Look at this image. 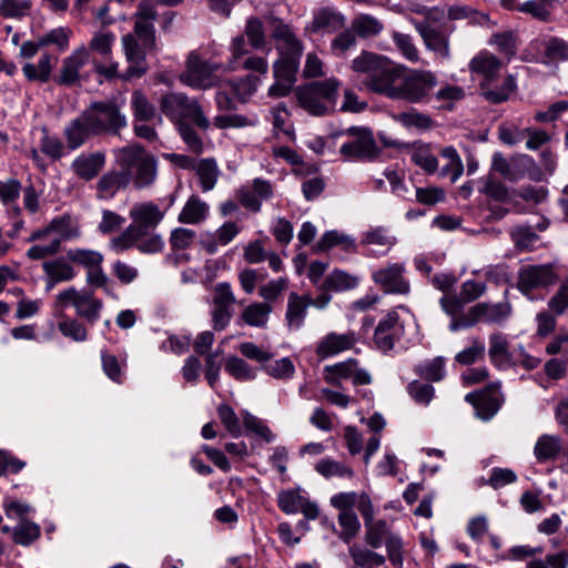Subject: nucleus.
Here are the masks:
<instances>
[{
  "instance_id": "obj_1",
  "label": "nucleus",
  "mask_w": 568,
  "mask_h": 568,
  "mask_svg": "<svg viewBox=\"0 0 568 568\" xmlns=\"http://www.w3.org/2000/svg\"><path fill=\"white\" fill-rule=\"evenodd\" d=\"M351 68L366 74L364 83L372 92L412 104L428 103L438 83L429 70L410 69L368 51L353 59Z\"/></svg>"
},
{
  "instance_id": "obj_2",
  "label": "nucleus",
  "mask_w": 568,
  "mask_h": 568,
  "mask_svg": "<svg viewBox=\"0 0 568 568\" xmlns=\"http://www.w3.org/2000/svg\"><path fill=\"white\" fill-rule=\"evenodd\" d=\"M118 166L124 173L128 184L136 190L151 187L158 178V160L142 145L132 143L114 151Z\"/></svg>"
},
{
  "instance_id": "obj_3",
  "label": "nucleus",
  "mask_w": 568,
  "mask_h": 568,
  "mask_svg": "<svg viewBox=\"0 0 568 568\" xmlns=\"http://www.w3.org/2000/svg\"><path fill=\"white\" fill-rule=\"evenodd\" d=\"M129 215L132 224L111 241V246L118 252L133 247L139 239L153 231L164 219L165 212L153 202H141L130 209Z\"/></svg>"
},
{
  "instance_id": "obj_4",
  "label": "nucleus",
  "mask_w": 568,
  "mask_h": 568,
  "mask_svg": "<svg viewBox=\"0 0 568 568\" xmlns=\"http://www.w3.org/2000/svg\"><path fill=\"white\" fill-rule=\"evenodd\" d=\"M341 82L335 78L315 81L296 90L298 104L310 114L323 116L336 108Z\"/></svg>"
},
{
  "instance_id": "obj_5",
  "label": "nucleus",
  "mask_w": 568,
  "mask_h": 568,
  "mask_svg": "<svg viewBox=\"0 0 568 568\" xmlns=\"http://www.w3.org/2000/svg\"><path fill=\"white\" fill-rule=\"evenodd\" d=\"M342 134L348 138L339 148V154L345 161L372 162L379 156L382 150L369 129L351 126Z\"/></svg>"
},
{
  "instance_id": "obj_6",
  "label": "nucleus",
  "mask_w": 568,
  "mask_h": 568,
  "mask_svg": "<svg viewBox=\"0 0 568 568\" xmlns=\"http://www.w3.org/2000/svg\"><path fill=\"white\" fill-rule=\"evenodd\" d=\"M160 109L163 114L170 118L178 125L184 120H191L201 130L210 128V121L204 115L199 102L187 98L183 93H170L162 97Z\"/></svg>"
},
{
  "instance_id": "obj_7",
  "label": "nucleus",
  "mask_w": 568,
  "mask_h": 568,
  "mask_svg": "<svg viewBox=\"0 0 568 568\" xmlns=\"http://www.w3.org/2000/svg\"><path fill=\"white\" fill-rule=\"evenodd\" d=\"M97 134L103 132L118 133L126 126V118L112 101L94 102L83 111Z\"/></svg>"
},
{
  "instance_id": "obj_8",
  "label": "nucleus",
  "mask_w": 568,
  "mask_h": 568,
  "mask_svg": "<svg viewBox=\"0 0 568 568\" xmlns=\"http://www.w3.org/2000/svg\"><path fill=\"white\" fill-rule=\"evenodd\" d=\"M57 301L61 307L73 306L77 315L90 323L99 320L103 308V302L89 290L69 287L58 294Z\"/></svg>"
},
{
  "instance_id": "obj_9",
  "label": "nucleus",
  "mask_w": 568,
  "mask_h": 568,
  "mask_svg": "<svg viewBox=\"0 0 568 568\" xmlns=\"http://www.w3.org/2000/svg\"><path fill=\"white\" fill-rule=\"evenodd\" d=\"M217 63L203 61L197 53L191 52L186 60V68L181 73V81L195 89H209L217 85Z\"/></svg>"
},
{
  "instance_id": "obj_10",
  "label": "nucleus",
  "mask_w": 568,
  "mask_h": 568,
  "mask_svg": "<svg viewBox=\"0 0 568 568\" xmlns=\"http://www.w3.org/2000/svg\"><path fill=\"white\" fill-rule=\"evenodd\" d=\"M404 263H388L372 274V278L387 294L407 295L410 291L409 281L405 277Z\"/></svg>"
},
{
  "instance_id": "obj_11",
  "label": "nucleus",
  "mask_w": 568,
  "mask_h": 568,
  "mask_svg": "<svg viewBox=\"0 0 568 568\" xmlns=\"http://www.w3.org/2000/svg\"><path fill=\"white\" fill-rule=\"evenodd\" d=\"M557 275L550 264L526 265L518 272L517 288L525 295L555 284Z\"/></svg>"
},
{
  "instance_id": "obj_12",
  "label": "nucleus",
  "mask_w": 568,
  "mask_h": 568,
  "mask_svg": "<svg viewBox=\"0 0 568 568\" xmlns=\"http://www.w3.org/2000/svg\"><path fill=\"white\" fill-rule=\"evenodd\" d=\"M123 52L129 63L126 70L122 73L121 79L129 81L133 78H141L148 71L145 55L153 50L146 49L143 43L140 44L135 36L128 33L121 39Z\"/></svg>"
},
{
  "instance_id": "obj_13",
  "label": "nucleus",
  "mask_w": 568,
  "mask_h": 568,
  "mask_svg": "<svg viewBox=\"0 0 568 568\" xmlns=\"http://www.w3.org/2000/svg\"><path fill=\"white\" fill-rule=\"evenodd\" d=\"M158 18L155 6L150 0H142L135 13L134 34L146 49L156 50L154 21Z\"/></svg>"
},
{
  "instance_id": "obj_14",
  "label": "nucleus",
  "mask_w": 568,
  "mask_h": 568,
  "mask_svg": "<svg viewBox=\"0 0 568 568\" xmlns=\"http://www.w3.org/2000/svg\"><path fill=\"white\" fill-rule=\"evenodd\" d=\"M499 386V383H494L481 390L468 393L465 396V400L474 406L476 415L480 419L489 420L499 410L501 406Z\"/></svg>"
},
{
  "instance_id": "obj_15",
  "label": "nucleus",
  "mask_w": 568,
  "mask_h": 568,
  "mask_svg": "<svg viewBox=\"0 0 568 568\" xmlns=\"http://www.w3.org/2000/svg\"><path fill=\"white\" fill-rule=\"evenodd\" d=\"M405 327L395 311L388 312L377 324L374 342L378 349L387 352L404 336Z\"/></svg>"
},
{
  "instance_id": "obj_16",
  "label": "nucleus",
  "mask_w": 568,
  "mask_h": 568,
  "mask_svg": "<svg viewBox=\"0 0 568 568\" xmlns=\"http://www.w3.org/2000/svg\"><path fill=\"white\" fill-rule=\"evenodd\" d=\"M89 62V50L81 45L62 60L59 74L54 82L59 85L72 87L80 81V70Z\"/></svg>"
},
{
  "instance_id": "obj_17",
  "label": "nucleus",
  "mask_w": 568,
  "mask_h": 568,
  "mask_svg": "<svg viewBox=\"0 0 568 568\" xmlns=\"http://www.w3.org/2000/svg\"><path fill=\"white\" fill-rule=\"evenodd\" d=\"M93 129L82 112L78 118L71 120L63 129V135L67 146L70 150H77L82 146L91 135H95Z\"/></svg>"
},
{
  "instance_id": "obj_18",
  "label": "nucleus",
  "mask_w": 568,
  "mask_h": 568,
  "mask_svg": "<svg viewBox=\"0 0 568 568\" xmlns=\"http://www.w3.org/2000/svg\"><path fill=\"white\" fill-rule=\"evenodd\" d=\"M357 341L354 332L345 334L329 333L325 335L318 343L316 354L321 358L336 355L341 352L351 349Z\"/></svg>"
},
{
  "instance_id": "obj_19",
  "label": "nucleus",
  "mask_w": 568,
  "mask_h": 568,
  "mask_svg": "<svg viewBox=\"0 0 568 568\" xmlns=\"http://www.w3.org/2000/svg\"><path fill=\"white\" fill-rule=\"evenodd\" d=\"M105 164V155L102 152L81 153L74 159L71 168L74 174L84 180L91 181L103 169Z\"/></svg>"
},
{
  "instance_id": "obj_20",
  "label": "nucleus",
  "mask_w": 568,
  "mask_h": 568,
  "mask_svg": "<svg viewBox=\"0 0 568 568\" xmlns=\"http://www.w3.org/2000/svg\"><path fill=\"white\" fill-rule=\"evenodd\" d=\"M308 306L310 295H300L295 292L288 294L285 321L290 329H300L304 325Z\"/></svg>"
},
{
  "instance_id": "obj_21",
  "label": "nucleus",
  "mask_w": 568,
  "mask_h": 568,
  "mask_svg": "<svg viewBox=\"0 0 568 568\" xmlns=\"http://www.w3.org/2000/svg\"><path fill=\"white\" fill-rule=\"evenodd\" d=\"M272 37L276 41V50L280 55H302L303 45L296 38L290 26L277 22L272 31Z\"/></svg>"
},
{
  "instance_id": "obj_22",
  "label": "nucleus",
  "mask_w": 568,
  "mask_h": 568,
  "mask_svg": "<svg viewBox=\"0 0 568 568\" xmlns=\"http://www.w3.org/2000/svg\"><path fill=\"white\" fill-rule=\"evenodd\" d=\"M501 61L490 52L484 51L469 62V70L483 77L481 83H493L500 72Z\"/></svg>"
},
{
  "instance_id": "obj_23",
  "label": "nucleus",
  "mask_w": 568,
  "mask_h": 568,
  "mask_svg": "<svg viewBox=\"0 0 568 568\" xmlns=\"http://www.w3.org/2000/svg\"><path fill=\"white\" fill-rule=\"evenodd\" d=\"M417 30L428 50L435 52L442 59L450 58L449 34L437 28L423 24L418 26Z\"/></svg>"
},
{
  "instance_id": "obj_24",
  "label": "nucleus",
  "mask_w": 568,
  "mask_h": 568,
  "mask_svg": "<svg viewBox=\"0 0 568 568\" xmlns=\"http://www.w3.org/2000/svg\"><path fill=\"white\" fill-rule=\"evenodd\" d=\"M480 322L488 325L503 326L513 315V306L505 300L498 303H477Z\"/></svg>"
},
{
  "instance_id": "obj_25",
  "label": "nucleus",
  "mask_w": 568,
  "mask_h": 568,
  "mask_svg": "<svg viewBox=\"0 0 568 568\" xmlns=\"http://www.w3.org/2000/svg\"><path fill=\"white\" fill-rule=\"evenodd\" d=\"M57 62V57L44 52L40 55L37 63L26 62L22 65V73L30 82L47 83Z\"/></svg>"
},
{
  "instance_id": "obj_26",
  "label": "nucleus",
  "mask_w": 568,
  "mask_h": 568,
  "mask_svg": "<svg viewBox=\"0 0 568 568\" xmlns=\"http://www.w3.org/2000/svg\"><path fill=\"white\" fill-rule=\"evenodd\" d=\"M128 186V180L121 169L110 170L95 184L97 199L111 200L120 190Z\"/></svg>"
},
{
  "instance_id": "obj_27",
  "label": "nucleus",
  "mask_w": 568,
  "mask_h": 568,
  "mask_svg": "<svg viewBox=\"0 0 568 568\" xmlns=\"http://www.w3.org/2000/svg\"><path fill=\"white\" fill-rule=\"evenodd\" d=\"M562 452V439L558 435L542 434L534 446V456L538 463L556 460Z\"/></svg>"
},
{
  "instance_id": "obj_28",
  "label": "nucleus",
  "mask_w": 568,
  "mask_h": 568,
  "mask_svg": "<svg viewBox=\"0 0 568 568\" xmlns=\"http://www.w3.org/2000/svg\"><path fill=\"white\" fill-rule=\"evenodd\" d=\"M42 270L47 276V288L51 290L60 282H68L75 277L77 273L70 262L63 258L47 261L42 264Z\"/></svg>"
},
{
  "instance_id": "obj_29",
  "label": "nucleus",
  "mask_w": 568,
  "mask_h": 568,
  "mask_svg": "<svg viewBox=\"0 0 568 568\" xmlns=\"http://www.w3.org/2000/svg\"><path fill=\"white\" fill-rule=\"evenodd\" d=\"M210 206L199 195H191L181 212L179 213L178 221L182 224H200L209 215Z\"/></svg>"
},
{
  "instance_id": "obj_30",
  "label": "nucleus",
  "mask_w": 568,
  "mask_h": 568,
  "mask_svg": "<svg viewBox=\"0 0 568 568\" xmlns=\"http://www.w3.org/2000/svg\"><path fill=\"white\" fill-rule=\"evenodd\" d=\"M489 359L496 367L506 366L511 359L510 345L507 336L501 332H494L488 338Z\"/></svg>"
},
{
  "instance_id": "obj_31",
  "label": "nucleus",
  "mask_w": 568,
  "mask_h": 568,
  "mask_svg": "<svg viewBox=\"0 0 568 568\" xmlns=\"http://www.w3.org/2000/svg\"><path fill=\"white\" fill-rule=\"evenodd\" d=\"M345 18L342 13L331 9L321 8L314 12L312 20V30L315 32H335L343 28Z\"/></svg>"
},
{
  "instance_id": "obj_32",
  "label": "nucleus",
  "mask_w": 568,
  "mask_h": 568,
  "mask_svg": "<svg viewBox=\"0 0 568 568\" xmlns=\"http://www.w3.org/2000/svg\"><path fill=\"white\" fill-rule=\"evenodd\" d=\"M115 40L116 36L114 32L101 28L93 32L87 49L89 53L93 52L97 57L108 61L111 59Z\"/></svg>"
},
{
  "instance_id": "obj_33",
  "label": "nucleus",
  "mask_w": 568,
  "mask_h": 568,
  "mask_svg": "<svg viewBox=\"0 0 568 568\" xmlns=\"http://www.w3.org/2000/svg\"><path fill=\"white\" fill-rule=\"evenodd\" d=\"M272 312V304L254 302L242 311L241 318L248 326L264 328L268 323Z\"/></svg>"
},
{
  "instance_id": "obj_34",
  "label": "nucleus",
  "mask_w": 568,
  "mask_h": 568,
  "mask_svg": "<svg viewBox=\"0 0 568 568\" xmlns=\"http://www.w3.org/2000/svg\"><path fill=\"white\" fill-rule=\"evenodd\" d=\"M196 175L200 180L201 190L209 192L213 190L220 178V169L213 158L201 159L196 164Z\"/></svg>"
},
{
  "instance_id": "obj_35",
  "label": "nucleus",
  "mask_w": 568,
  "mask_h": 568,
  "mask_svg": "<svg viewBox=\"0 0 568 568\" xmlns=\"http://www.w3.org/2000/svg\"><path fill=\"white\" fill-rule=\"evenodd\" d=\"M358 278L342 270L332 271L318 286L320 291L343 292L356 287Z\"/></svg>"
},
{
  "instance_id": "obj_36",
  "label": "nucleus",
  "mask_w": 568,
  "mask_h": 568,
  "mask_svg": "<svg viewBox=\"0 0 568 568\" xmlns=\"http://www.w3.org/2000/svg\"><path fill=\"white\" fill-rule=\"evenodd\" d=\"M414 372L423 379L437 383L445 378V358L436 356L430 359H426L414 367Z\"/></svg>"
},
{
  "instance_id": "obj_37",
  "label": "nucleus",
  "mask_w": 568,
  "mask_h": 568,
  "mask_svg": "<svg viewBox=\"0 0 568 568\" xmlns=\"http://www.w3.org/2000/svg\"><path fill=\"white\" fill-rule=\"evenodd\" d=\"M354 564L361 568H377L385 564V557L381 554L367 549L357 544H353L348 549Z\"/></svg>"
},
{
  "instance_id": "obj_38",
  "label": "nucleus",
  "mask_w": 568,
  "mask_h": 568,
  "mask_svg": "<svg viewBox=\"0 0 568 568\" xmlns=\"http://www.w3.org/2000/svg\"><path fill=\"white\" fill-rule=\"evenodd\" d=\"M362 243L377 246L385 254L396 244V237L387 227L376 226L364 233Z\"/></svg>"
},
{
  "instance_id": "obj_39",
  "label": "nucleus",
  "mask_w": 568,
  "mask_h": 568,
  "mask_svg": "<svg viewBox=\"0 0 568 568\" xmlns=\"http://www.w3.org/2000/svg\"><path fill=\"white\" fill-rule=\"evenodd\" d=\"M365 526V542L371 548L376 549L379 548L383 542L386 544V540L389 536H394L389 531L387 523L383 519L372 520L364 524Z\"/></svg>"
},
{
  "instance_id": "obj_40",
  "label": "nucleus",
  "mask_w": 568,
  "mask_h": 568,
  "mask_svg": "<svg viewBox=\"0 0 568 568\" xmlns=\"http://www.w3.org/2000/svg\"><path fill=\"white\" fill-rule=\"evenodd\" d=\"M516 82L513 75H508L501 85L493 88V83H480L481 94L491 103H501L509 98L515 90Z\"/></svg>"
},
{
  "instance_id": "obj_41",
  "label": "nucleus",
  "mask_w": 568,
  "mask_h": 568,
  "mask_svg": "<svg viewBox=\"0 0 568 568\" xmlns=\"http://www.w3.org/2000/svg\"><path fill=\"white\" fill-rule=\"evenodd\" d=\"M301 55H280L273 64L275 79H283L292 83L296 82Z\"/></svg>"
},
{
  "instance_id": "obj_42",
  "label": "nucleus",
  "mask_w": 568,
  "mask_h": 568,
  "mask_svg": "<svg viewBox=\"0 0 568 568\" xmlns=\"http://www.w3.org/2000/svg\"><path fill=\"white\" fill-rule=\"evenodd\" d=\"M50 229L53 233L58 234L55 239L62 241H69L80 237L81 230L79 225L72 221L69 215L57 216L50 221Z\"/></svg>"
},
{
  "instance_id": "obj_43",
  "label": "nucleus",
  "mask_w": 568,
  "mask_h": 568,
  "mask_svg": "<svg viewBox=\"0 0 568 568\" xmlns=\"http://www.w3.org/2000/svg\"><path fill=\"white\" fill-rule=\"evenodd\" d=\"M67 257L69 262L82 266L87 271L103 263V255L90 248H70L67 252Z\"/></svg>"
},
{
  "instance_id": "obj_44",
  "label": "nucleus",
  "mask_w": 568,
  "mask_h": 568,
  "mask_svg": "<svg viewBox=\"0 0 568 568\" xmlns=\"http://www.w3.org/2000/svg\"><path fill=\"white\" fill-rule=\"evenodd\" d=\"M244 37L247 38L250 47L254 50H262L266 45L265 28L257 17H250L244 27Z\"/></svg>"
},
{
  "instance_id": "obj_45",
  "label": "nucleus",
  "mask_w": 568,
  "mask_h": 568,
  "mask_svg": "<svg viewBox=\"0 0 568 568\" xmlns=\"http://www.w3.org/2000/svg\"><path fill=\"white\" fill-rule=\"evenodd\" d=\"M261 84L260 75L247 74L236 82L225 81L232 93L241 101L252 97Z\"/></svg>"
},
{
  "instance_id": "obj_46",
  "label": "nucleus",
  "mask_w": 568,
  "mask_h": 568,
  "mask_svg": "<svg viewBox=\"0 0 568 568\" xmlns=\"http://www.w3.org/2000/svg\"><path fill=\"white\" fill-rule=\"evenodd\" d=\"M315 470L325 478L339 477L351 479L354 476V471L349 466L332 458H324L317 462Z\"/></svg>"
},
{
  "instance_id": "obj_47",
  "label": "nucleus",
  "mask_w": 568,
  "mask_h": 568,
  "mask_svg": "<svg viewBox=\"0 0 568 568\" xmlns=\"http://www.w3.org/2000/svg\"><path fill=\"white\" fill-rule=\"evenodd\" d=\"M440 155L447 161L442 168L440 174L443 176H449L452 182H456L464 171L463 162L456 149L446 146L440 150Z\"/></svg>"
},
{
  "instance_id": "obj_48",
  "label": "nucleus",
  "mask_w": 568,
  "mask_h": 568,
  "mask_svg": "<svg viewBox=\"0 0 568 568\" xmlns=\"http://www.w3.org/2000/svg\"><path fill=\"white\" fill-rule=\"evenodd\" d=\"M355 36L369 38L377 36L383 30V23L369 14H359L352 21V29Z\"/></svg>"
},
{
  "instance_id": "obj_49",
  "label": "nucleus",
  "mask_w": 568,
  "mask_h": 568,
  "mask_svg": "<svg viewBox=\"0 0 568 568\" xmlns=\"http://www.w3.org/2000/svg\"><path fill=\"white\" fill-rule=\"evenodd\" d=\"M544 50L542 63L545 64H554L568 60V44L559 38H551L546 41Z\"/></svg>"
},
{
  "instance_id": "obj_50",
  "label": "nucleus",
  "mask_w": 568,
  "mask_h": 568,
  "mask_svg": "<svg viewBox=\"0 0 568 568\" xmlns=\"http://www.w3.org/2000/svg\"><path fill=\"white\" fill-rule=\"evenodd\" d=\"M392 39L404 59L413 63L420 61L419 51L409 34L395 31Z\"/></svg>"
},
{
  "instance_id": "obj_51",
  "label": "nucleus",
  "mask_w": 568,
  "mask_h": 568,
  "mask_svg": "<svg viewBox=\"0 0 568 568\" xmlns=\"http://www.w3.org/2000/svg\"><path fill=\"white\" fill-rule=\"evenodd\" d=\"M40 534L41 529L39 525L27 519H21L19 525L13 529V540L19 545L29 546L40 537Z\"/></svg>"
},
{
  "instance_id": "obj_52",
  "label": "nucleus",
  "mask_w": 568,
  "mask_h": 568,
  "mask_svg": "<svg viewBox=\"0 0 568 568\" xmlns=\"http://www.w3.org/2000/svg\"><path fill=\"white\" fill-rule=\"evenodd\" d=\"M338 524L342 527L338 537L346 544L351 542L361 529L359 520L354 511H339Z\"/></svg>"
},
{
  "instance_id": "obj_53",
  "label": "nucleus",
  "mask_w": 568,
  "mask_h": 568,
  "mask_svg": "<svg viewBox=\"0 0 568 568\" xmlns=\"http://www.w3.org/2000/svg\"><path fill=\"white\" fill-rule=\"evenodd\" d=\"M131 105L136 121H150L155 115V108L141 91L132 93Z\"/></svg>"
},
{
  "instance_id": "obj_54",
  "label": "nucleus",
  "mask_w": 568,
  "mask_h": 568,
  "mask_svg": "<svg viewBox=\"0 0 568 568\" xmlns=\"http://www.w3.org/2000/svg\"><path fill=\"white\" fill-rule=\"evenodd\" d=\"M225 371L237 381H251L255 378L254 369L244 359L237 356L226 358Z\"/></svg>"
},
{
  "instance_id": "obj_55",
  "label": "nucleus",
  "mask_w": 568,
  "mask_h": 568,
  "mask_svg": "<svg viewBox=\"0 0 568 568\" xmlns=\"http://www.w3.org/2000/svg\"><path fill=\"white\" fill-rule=\"evenodd\" d=\"M30 0H0V14L4 18L21 19L31 10Z\"/></svg>"
},
{
  "instance_id": "obj_56",
  "label": "nucleus",
  "mask_w": 568,
  "mask_h": 568,
  "mask_svg": "<svg viewBox=\"0 0 568 568\" xmlns=\"http://www.w3.org/2000/svg\"><path fill=\"white\" fill-rule=\"evenodd\" d=\"M248 41L245 40L244 34H239L232 39L230 43L231 59L227 64V70L236 71L240 69V62L244 57L250 54Z\"/></svg>"
},
{
  "instance_id": "obj_57",
  "label": "nucleus",
  "mask_w": 568,
  "mask_h": 568,
  "mask_svg": "<svg viewBox=\"0 0 568 568\" xmlns=\"http://www.w3.org/2000/svg\"><path fill=\"white\" fill-rule=\"evenodd\" d=\"M484 354V343L479 339V337H473L470 339V345L456 354L455 361L462 365H471L481 359Z\"/></svg>"
},
{
  "instance_id": "obj_58",
  "label": "nucleus",
  "mask_w": 568,
  "mask_h": 568,
  "mask_svg": "<svg viewBox=\"0 0 568 568\" xmlns=\"http://www.w3.org/2000/svg\"><path fill=\"white\" fill-rule=\"evenodd\" d=\"M480 322L479 311L477 304L469 307L466 312H460L458 316L454 320H450L449 331L458 332L463 329H468L476 326Z\"/></svg>"
},
{
  "instance_id": "obj_59",
  "label": "nucleus",
  "mask_w": 568,
  "mask_h": 568,
  "mask_svg": "<svg viewBox=\"0 0 568 568\" xmlns=\"http://www.w3.org/2000/svg\"><path fill=\"white\" fill-rule=\"evenodd\" d=\"M412 161L427 173H435L438 169V161L434 153L426 145L414 149L410 155Z\"/></svg>"
},
{
  "instance_id": "obj_60",
  "label": "nucleus",
  "mask_w": 568,
  "mask_h": 568,
  "mask_svg": "<svg viewBox=\"0 0 568 568\" xmlns=\"http://www.w3.org/2000/svg\"><path fill=\"white\" fill-rule=\"evenodd\" d=\"M394 119L405 128L429 129L432 126V119L416 110L400 112L395 114Z\"/></svg>"
},
{
  "instance_id": "obj_61",
  "label": "nucleus",
  "mask_w": 568,
  "mask_h": 568,
  "mask_svg": "<svg viewBox=\"0 0 568 568\" xmlns=\"http://www.w3.org/2000/svg\"><path fill=\"white\" fill-rule=\"evenodd\" d=\"M288 287V280L280 277L263 284L258 288V295L263 298L262 303L272 304Z\"/></svg>"
},
{
  "instance_id": "obj_62",
  "label": "nucleus",
  "mask_w": 568,
  "mask_h": 568,
  "mask_svg": "<svg viewBox=\"0 0 568 568\" xmlns=\"http://www.w3.org/2000/svg\"><path fill=\"white\" fill-rule=\"evenodd\" d=\"M409 396L419 405L427 406L435 396V388L430 384L413 381L407 385Z\"/></svg>"
},
{
  "instance_id": "obj_63",
  "label": "nucleus",
  "mask_w": 568,
  "mask_h": 568,
  "mask_svg": "<svg viewBox=\"0 0 568 568\" xmlns=\"http://www.w3.org/2000/svg\"><path fill=\"white\" fill-rule=\"evenodd\" d=\"M176 128L187 149L195 154H201L204 144L195 129L186 122H180Z\"/></svg>"
},
{
  "instance_id": "obj_64",
  "label": "nucleus",
  "mask_w": 568,
  "mask_h": 568,
  "mask_svg": "<svg viewBox=\"0 0 568 568\" xmlns=\"http://www.w3.org/2000/svg\"><path fill=\"white\" fill-rule=\"evenodd\" d=\"M548 310L557 316L568 310V275L562 280L558 291L549 298Z\"/></svg>"
}]
</instances>
